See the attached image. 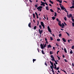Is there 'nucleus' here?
Returning <instances> with one entry per match:
<instances>
[{
	"label": "nucleus",
	"instance_id": "a19ab883",
	"mask_svg": "<svg viewBox=\"0 0 74 74\" xmlns=\"http://www.w3.org/2000/svg\"><path fill=\"white\" fill-rule=\"evenodd\" d=\"M57 41H60V39H57Z\"/></svg>",
	"mask_w": 74,
	"mask_h": 74
},
{
	"label": "nucleus",
	"instance_id": "b1692460",
	"mask_svg": "<svg viewBox=\"0 0 74 74\" xmlns=\"http://www.w3.org/2000/svg\"><path fill=\"white\" fill-rule=\"evenodd\" d=\"M56 21H57L58 22H59L60 21H59V19L57 18H56Z\"/></svg>",
	"mask_w": 74,
	"mask_h": 74
},
{
	"label": "nucleus",
	"instance_id": "423d86ee",
	"mask_svg": "<svg viewBox=\"0 0 74 74\" xmlns=\"http://www.w3.org/2000/svg\"><path fill=\"white\" fill-rule=\"evenodd\" d=\"M38 31L39 34H41L42 33V30L41 31L40 29H39Z\"/></svg>",
	"mask_w": 74,
	"mask_h": 74
},
{
	"label": "nucleus",
	"instance_id": "5fc2aeb1",
	"mask_svg": "<svg viewBox=\"0 0 74 74\" xmlns=\"http://www.w3.org/2000/svg\"><path fill=\"white\" fill-rule=\"evenodd\" d=\"M45 4L46 5H48V4L47 2H45Z\"/></svg>",
	"mask_w": 74,
	"mask_h": 74
},
{
	"label": "nucleus",
	"instance_id": "37998d69",
	"mask_svg": "<svg viewBox=\"0 0 74 74\" xmlns=\"http://www.w3.org/2000/svg\"><path fill=\"white\" fill-rule=\"evenodd\" d=\"M38 25H39V21H38V23L37 24V26H38Z\"/></svg>",
	"mask_w": 74,
	"mask_h": 74
},
{
	"label": "nucleus",
	"instance_id": "cd10ccee",
	"mask_svg": "<svg viewBox=\"0 0 74 74\" xmlns=\"http://www.w3.org/2000/svg\"><path fill=\"white\" fill-rule=\"evenodd\" d=\"M57 15V14L56 12H55V14H54V16H56V15Z\"/></svg>",
	"mask_w": 74,
	"mask_h": 74
},
{
	"label": "nucleus",
	"instance_id": "79ce46f5",
	"mask_svg": "<svg viewBox=\"0 0 74 74\" xmlns=\"http://www.w3.org/2000/svg\"><path fill=\"white\" fill-rule=\"evenodd\" d=\"M35 14L36 16H38V14H37V13L36 12H35Z\"/></svg>",
	"mask_w": 74,
	"mask_h": 74
},
{
	"label": "nucleus",
	"instance_id": "f3484780",
	"mask_svg": "<svg viewBox=\"0 0 74 74\" xmlns=\"http://www.w3.org/2000/svg\"><path fill=\"white\" fill-rule=\"evenodd\" d=\"M64 50L65 52V53H67V50H66V48H64Z\"/></svg>",
	"mask_w": 74,
	"mask_h": 74
},
{
	"label": "nucleus",
	"instance_id": "e433bc0d",
	"mask_svg": "<svg viewBox=\"0 0 74 74\" xmlns=\"http://www.w3.org/2000/svg\"><path fill=\"white\" fill-rule=\"evenodd\" d=\"M56 69L57 70H59V66L57 68H56Z\"/></svg>",
	"mask_w": 74,
	"mask_h": 74
},
{
	"label": "nucleus",
	"instance_id": "c9c22d12",
	"mask_svg": "<svg viewBox=\"0 0 74 74\" xmlns=\"http://www.w3.org/2000/svg\"><path fill=\"white\" fill-rule=\"evenodd\" d=\"M59 3H62V1L61 0L60 1H59Z\"/></svg>",
	"mask_w": 74,
	"mask_h": 74
},
{
	"label": "nucleus",
	"instance_id": "7c9ffc66",
	"mask_svg": "<svg viewBox=\"0 0 74 74\" xmlns=\"http://www.w3.org/2000/svg\"><path fill=\"white\" fill-rule=\"evenodd\" d=\"M64 61H65V62H68L67 60V59H64Z\"/></svg>",
	"mask_w": 74,
	"mask_h": 74
},
{
	"label": "nucleus",
	"instance_id": "412c9836",
	"mask_svg": "<svg viewBox=\"0 0 74 74\" xmlns=\"http://www.w3.org/2000/svg\"><path fill=\"white\" fill-rule=\"evenodd\" d=\"M46 9L47 10H49V9H48V6H47L46 7Z\"/></svg>",
	"mask_w": 74,
	"mask_h": 74
},
{
	"label": "nucleus",
	"instance_id": "ea45409f",
	"mask_svg": "<svg viewBox=\"0 0 74 74\" xmlns=\"http://www.w3.org/2000/svg\"><path fill=\"white\" fill-rule=\"evenodd\" d=\"M59 37H61L62 36V34H60L59 35Z\"/></svg>",
	"mask_w": 74,
	"mask_h": 74
},
{
	"label": "nucleus",
	"instance_id": "6ab92c4d",
	"mask_svg": "<svg viewBox=\"0 0 74 74\" xmlns=\"http://www.w3.org/2000/svg\"><path fill=\"white\" fill-rule=\"evenodd\" d=\"M42 53L43 55H44V54H45V53H44V50H42Z\"/></svg>",
	"mask_w": 74,
	"mask_h": 74
},
{
	"label": "nucleus",
	"instance_id": "2f4dec72",
	"mask_svg": "<svg viewBox=\"0 0 74 74\" xmlns=\"http://www.w3.org/2000/svg\"><path fill=\"white\" fill-rule=\"evenodd\" d=\"M50 55H52V54H53V53L51 51H50Z\"/></svg>",
	"mask_w": 74,
	"mask_h": 74
},
{
	"label": "nucleus",
	"instance_id": "680f3d73",
	"mask_svg": "<svg viewBox=\"0 0 74 74\" xmlns=\"http://www.w3.org/2000/svg\"><path fill=\"white\" fill-rule=\"evenodd\" d=\"M68 42H69V43H70V41H69V40H68Z\"/></svg>",
	"mask_w": 74,
	"mask_h": 74
},
{
	"label": "nucleus",
	"instance_id": "69168bd1",
	"mask_svg": "<svg viewBox=\"0 0 74 74\" xmlns=\"http://www.w3.org/2000/svg\"><path fill=\"white\" fill-rule=\"evenodd\" d=\"M43 45L44 46V48H45L46 47H45V44H43Z\"/></svg>",
	"mask_w": 74,
	"mask_h": 74
},
{
	"label": "nucleus",
	"instance_id": "09e8293b",
	"mask_svg": "<svg viewBox=\"0 0 74 74\" xmlns=\"http://www.w3.org/2000/svg\"><path fill=\"white\" fill-rule=\"evenodd\" d=\"M64 11L66 12H67V11H66V9H65V10H64Z\"/></svg>",
	"mask_w": 74,
	"mask_h": 74
},
{
	"label": "nucleus",
	"instance_id": "393cba45",
	"mask_svg": "<svg viewBox=\"0 0 74 74\" xmlns=\"http://www.w3.org/2000/svg\"><path fill=\"white\" fill-rule=\"evenodd\" d=\"M33 18H35V14L33 13Z\"/></svg>",
	"mask_w": 74,
	"mask_h": 74
},
{
	"label": "nucleus",
	"instance_id": "603ef678",
	"mask_svg": "<svg viewBox=\"0 0 74 74\" xmlns=\"http://www.w3.org/2000/svg\"><path fill=\"white\" fill-rule=\"evenodd\" d=\"M53 74H55V72H54V71H52Z\"/></svg>",
	"mask_w": 74,
	"mask_h": 74
},
{
	"label": "nucleus",
	"instance_id": "6e6d98bb",
	"mask_svg": "<svg viewBox=\"0 0 74 74\" xmlns=\"http://www.w3.org/2000/svg\"><path fill=\"white\" fill-rule=\"evenodd\" d=\"M59 52V51H58L57 52V55H58V53Z\"/></svg>",
	"mask_w": 74,
	"mask_h": 74
},
{
	"label": "nucleus",
	"instance_id": "c03bdc74",
	"mask_svg": "<svg viewBox=\"0 0 74 74\" xmlns=\"http://www.w3.org/2000/svg\"><path fill=\"white\" fill-rule=\"evenodd\" d=\"M45 65L46 66H47V64L46 63V62H45Z\"/></svg>",
	"mask_w": 74,
	"mask_h": 74
},
{
	"label": "nucleus",
	"instance_id": "0eeeda50",
	"mask_svg": "<svg viewBox=\"0 0 74 74\" xmlns=\"http://www.w3.org/2000/svg\"><path fill=\"white\" fill-rule=\"evenodd\" d=\"M73 15L71 14H70L69 15H68V17L69 18H71Z\"/></svg>",
	"mask_w": 74,
	"mask_h": 74
},
{
	"label": "nucleus",
	"instance_id": "9b49d317",
	"mask_svg": "<svg viewBox=\"0 0 74 74\" xmlns=\"http://www.w3.org/2000/svg\"><path fill=\"white\" fill-rule=\"evenodd\" d=\"M54 65L55 66V67H54V69H56V64H55V63H54Z\"/></svg>",
	"mask_w": 74,
	"mask_h": 74
},
{
	"label": "nucleus",
	"instance_id": "3c124183",
	"mask_svg": "<svg viewBox=\"0 0 74 74\" xmlns=\"http://www.w3.org/2000/svg\"><path fill=\"white\" fill-rule=\"evenodd\" d=\"M63 71H64V73H66V74H67V73H66V71L64 70H63Z\"/></svg>",
	"mask_w": 74,
	"mask_h": 74
},
{
	"label": "nucleus",
	"instance_id": "58836bf2",
	"mask_svg": "<svg viewBox=\"0 0 74 74\" xmlns=\"http://www.w3.org/2000/svg\"><path fill=\"white\" fill-rule=\"evenodd\" d=\"M71 20L73 22H74V19L73 18H72Z\"/></svg>",
	"mask_w": 74,
	"mask_h": 74
},
{
	"label": "nucleus",
	"instance_id": "f8f14e48",
	"mask_svg": "<svg viewBox=\"0 0 74 74\" xmlns=\"http://www.w3.org/2000/svg\"><path fill=\"white\" fill-rule=\"evenodd\" d=\"M62 40L64 42H66V40L64 38H62Z\"/></svg>",
	"mask_w": 74,
	"mask_h": 74
},
{
	"label": "nucleus",
	"instance_id": "052dcab7",
	"mask_svg": "<svg viewBox=\"0 0 74 74\" xmlns=\"http://www.w3.org/2000/svg\"><path fill=\"white\" fill-rule=\"evenodd\" d=\"M63 58H65V56H64V55H62Z\"/></svg>",
	"mask_w": 74,
	"mask_h": 74
},
{
	"label": "nucleus",
	"instance_id": "473e14b6",
	"mask_svg": "<svg viewBox=\"0 0 74 74\" xmlns=\"http://www.w3.org/2000/svg\"><path fill=\"white\" fill-rule=\"evenodd\" d=\"M55 62V63L56 64H58V62H57V61H54Z\"/></svg>",
	"mask_w": 74,
	"mask_h": 74
},
{
	"label": "nucleus",
	"instance_id": "39448f33",
	"mask_svg": "<svg viewBox=\"0 0 74 74\" xmlns=\"http://www.w3.org/2000/svg\"><path fill=\"white\" fill-rule=\"evenodd\" d=\"M62 6H60V7L61 8V10H66V8H64V6H63V5H62Z\"/></svg>",
	"mask_w": 74,
	"mask_h": 74
},
{
	"label": "nucleus",
	"instance_id": "774afa93",
	"mask_svg": "<svg viewBox=\"0 0 74 74\" xmlns=\"http://www.w3.org/2000/svg\"><path fill=\"white\" fill-rule=\"evenodd\" d=\"M73 8H74V6H72Z\"/></svg>",
	"mask_w": 74,
	"mask_h": 74
},
{
	"label": "nucleus",
	"instance_id": "4468645a",
	"mask_svg": "<svg viewBox=\"0 0 74 74\" xmlns=\"http://www.w3.org/2000/svg\"><path fill=\"white\" fill-rule=\"evenodd\" d=\"M28 26L29 27H31V23H29L28 24Z\"/></svg>",
	"mask_w": 74,
	"mask_h": 74
},
{
	"label": "nucleus",
	"instance_id": "bb28decb",
	"mask_svg": "<svg viewBox=\"0 0 74 74\" xmlns=\"http://www.w3.org/2000/svg\"><path fill=\"white\" fill-rule=\"evenodd\" d=\"M41 27H42V26L41 25H39V27L40 28V29H42V28Z\"/></svg>",
	"mask_w": 74,
	"mask_h": 74
},
{
	"label": "nucleus",
	"instance_id": "e2e57ef3",
	"mask_svg": "<svg viewBox=\"0 0 74 74\" xmlns=\"http://www.w3.org/2000/svg\"><path fill=\"white\" fill-rule=\"evenodd\" d=\"M66 34H67V35H68V36H69V33L67 32H66Z\"/></svg>",
	"mask_w": 74,
	"mask_h": 74
},
{
	"label": "nucleus",
	"instance_id": "13d9d810",
	"mask_svg": "<svg viewBox=\"0 0 74 74\" xmlns=\"http://www.w3.org/2000/svg\"><path fill=\"white\" fill-rule=\"evenodd\" d=\"M62 26H64V24L63 23H62Z\"/></svg>",
	"mask_w": 74,
	"mask_h": 74
},
{
	"label": "nucleus",
	"instance_id": "bf43d9fd",
	"mask_svg": "<svg viewBox=\"0 0 74 74\" xmlns=\"http://www.w3.org/2000/svg\"><path fill=\"white\" fill-rule=\"evenodd\" d=\"M56 45H57V47H59V45H58V44L56 43Z\"/></svg>",
	"mask_w": 74,
	"mask_h": 74
},
{
	"label": "nucleus",
	"instance_id": "f704fd0d",
	"mask_svg": "<svg viewBox=\"0 0 74 74\" xmlns=\"http://www.w3.org/2000/svg\"><path fill=\"white\" fill-rule=\"evenodd\" d=\"M36 27H37L36 26H34V30H36Z\"/></svg>",
	"mask_w": 74,
	"mask_h": 74
},
{
	"label": "nucleus",
	"instance_id": "4c0bfd02",
	"mask_svg": "<svg viewBox=\"0 0 74 74\" xmlns=\"http://www.w3.org/2000/svg\"><path fill=\"white\" fill-rule=\"evenodd\" d=\"M72 25L74 27V23H72Z\"/></svg>",
	"mask_w": 74,
	"mask_h": 74
},
{
	"label": "nucleus",
	"instance_id": "a211bd4d",
	"mask_svg": "<svg viewBox=\"0 0 74 74\" xmlns=\"http://www.w3.org/2000/svg\"><path fill=\"white\" fill-rule=\"evenodd\" d=\"M53 20H55V18H56V17H54V16H53L52 18Z\"/></svg>",
	"mask_w": 74,
	"mask_h": 74
},
{
	"label": "nucleus",
	"instance_id": "4be33fe9",
	"mask_svg": "<svg viewBox=\"0 0 74 74\" xmlns=\"http://www.w3.org/2000/svg\"><path fill=\"white\" fill-rule=\"evenodd\" d=\"M50 68H51V69H52V71H53V68H52V66H50Z\"/></svg>",
	"mask_w": 74,
	"mask_h": 74
},
{
	"label": "nucleus",
	"instance_id": "aec40b11",
	"mask_svg": "<svg viewBox=\"0 0 74 74\" xmlns=\"http://www.w3.org/2000/svg\"><path fill=\"white\" fill-rule=\"evenodd\" d=\"M50 64H51V66H52V65H53V62H51V61H50Z\"/></svg>",
	"mask_w": 74,
	"mask_h": 74
},
{
	"label": "nucleus",
	"instance_id": "4d7b16f0",
	"mask_svg": "<svg viewBox=\"0 0 74 74\" xmlns=\"http://www.w3.org/2000/svg\"><path fill=\"white\" fill-rule=\"evenodd\" d=\"M53 49L54 50L55 49V47H53Z\"/></svg>",
	"mask_w": 74,
	"mask_h": 74
},
{
	"label": "nucleus",
	"instance_id": "7ed1b4c3",
	"mask_svg": "<svg viewBox=\"0 0 74 74\" xmlns=\"http://www.w3.org/2000/svg\"><path fill=\"white\" fill-rule=\"evenodd\" d=\"M47 29H48V30L49 32H50L51 34H52V33H51V29H50V28L49 27V26H48L47 27Z\"/></svg>",
	"mask_w": 74,
	"mask_h": 74
},
{
	"label": "nucleus",
	"instance_id": "338daca9",
	"mask_svg": "<svg viewBox=\"0 0 74 74\" xmlns=\"http://www.w3.org/2000/svg\"><path fill=\"white\" fill-rule=\"evenodd\" d=\"M72 5H74V3L73 2V3L72 4Z\"/></svg>",
	"mask_w": 74,
	"mask_h": 74
},
{
	"label": "nucleus",
	"instance_id": "5701e85b",
	"mask_svg": "<svg viewBox=\"0 0 74 74\" xmlns=\"http://www.w3.org/2000/svg\"><path fill=\"white\" fill-rule=\"evenodd\" d=\"M50 38L51 39V40L52 41V40H53V38L52 37H50Z\"/></svg>",
	"mask_w": 74,
	"mask_h": 74
},
{
	"label": "nucleus",
	"instance_id": "c85d7f7f",
	"mask_svg": "<svg viewBox=\"0 0 74 74\" xmlns=\"http://www.w3.org/2000/svg\"><path fill=\"white\" fill-rule=\"evenodd\" d=\"M64 19L65 21H66L67 18H66V17L65 16V17L64 18Z\"/></svg>",
	"mask_w": 74,
	"mask_h": 74
},
{
	"label": "nucleus",
	"instance_id": "8fccbe9b",
	"mask_svg": "<svg viewBox=\"0 0 74 74\" xmlns=\"http://www.w3.org/2000/svg\"><path fill=\"white\" fill-rule=\"evenodd\" d=\"M51 67L53 68H54V66H53V65H51Z\"/></svg>",
	"mask_w": 74,
	"mask_h": 74
},
{
	"label": "nucleus",
	"instance_id": "9d476101",
	"mask_svg": "<svg viewBox=\"0 0 74 74\" xmlns=\"http://www.w3.org/2000/svg\"><path fill=\"white\" fill-rule=\"evenodd\" d=\"M58 22L59 23H58V24L59 26H62V25L61 24V23H61V21H60Z\"/></svg>",
	"mask_w": 74,
	"mask_h": 74
},
{
	"label": "nucleus",
	"instance_id": "f257e3e1",
	"mask_svg": "<svg viewBox=\"0 0 74 74\" xmlns=\"http://www.w3.org/2000/svg\"><path fill=\"white\" fill-rule=\"evenodd\" d=\"M42 6H39L38 7L37 9V10H38V11H39L41 12V10H42Z\"/></svg>",
	"mask_w": 74,
	"mask_h": 74
},
{
	"label": "nucleus",
	"instance_id": "6e6552de",
	"mask_svg": "<svg viewBox=\"0 0 74 74\" xmlns=\"http://www.w3.org/2000/svg\"><path fill=\"white\" fill-rule=\"evenodd\" d=\"M40 47L41 49H44V46L41 43L40 44Z\"/></svg>",
	"mask_w": 74,
	"mask_h": 74
},
{
	"label": "nucleus",
	"instance_id": "a18cd8bd",
	"mask_svg": "<svg viewBox=\"0 0 74 74\" xmlns=\"http://www.w3.org/2000/svg\"><path fill=\"white\" fill-rule=\"evenodd\" d=\"M57 57L58 58V60H60V57H59V56H58Z\"/></svg>",
	"mask_w": 74,
	"mask_h": 74
},
{
	"label": "nucleus",
	"instance_id": "1a4fd4ad",
	"mask_svg": "<svg viewBox=\"0 0 74 74\" xmlns=\"http://www.w3.org/2000/svg\"><path fill=\"white\" fill-rule=\"evenodd\" d=\"M41 3L40 4V5H44V4H45V3L44 2H42V1H41Z\"/></svg>",
	"mask_w": 74,
	"mask_h": 74
},
{
	"label": "nucleus",
	"instance_id": "a878e982",
	"mask_svg": "<svg viewBox=\"0 0 74 74\" xmlns=\"http://www.w3.org/2000/svg\"><path fill=\"white\" fill-rule=\"evenodd\" d=\"M36 59H33V63H34V61H36Z\"/></svg>",
	"mask_w": 74,
	"mask_h": 74
},
{
	"label": "nucleus",
	"instance_id": "2eb2a0df",
	"mask_svg": "<svg viewBox=\"0 0 74 74\" xmlns=\"http://www.w3.org/2000/svg\"><path fill=\"white\" fill-rule=\"evenodd\" d=\"M73 51H72V50H71V51L70 52V54H72V53H73Z\"/></svg>",
	"mask_w": 74,
	"mask_h": 74
},
{
	"label": "nucleus",
	"instance_id": "72a5a7b5",
	"mask_svg": "<svg viewBox=\"0 0 74 74\" xmlns=\"http://www.w3.org/2000/svg\"><path fill=\"white\" fill-rule=\"evenodd\" d=\"M58 9V10H60V11H61V10L58 7L57 8Z\"/></svg>",
	"mask_w": 74,
	"mask_h": 74
},
{
	"label": "nucleus",
	"instance_id": "ddd939ff",
	"mask_svg": "<svg viewBox=\"0 0 74 74\" xmlns=\"http://www.w3.org/2000/svg\"><path fill=\"white\" fill-rule=\"evenodd\" d=\"M47 47L48 48L49 47V48H51V45L50 44H49V45H47Z\"/></svg>",
	"mask_w": 74,
	"mask_h": 74
},
{
	"label": "nucleus",
	"instance_id": "c756f323",
	"mask_svg": "<svg viewBox=\"0 0 74 74\" xmlns=\"http://www.w3.org/2000/svg\"><path fill=\"white\" fill-rule=\"evenodd\" d=\"M50 11H51V12H53V10L52 9H50Z\"/></svg>",
	"mask_w": 74,
	"mask_h": 74
},
{
	"label": "nucleus",
	"instance_id": "dca6fc26",
	"mask_svg": "<svg viewBox=\"0 0 74 74\" xmlns=\"http://www.w3.org/2000/svg\"><path fill=\"white\" fill-rule=\"evenodd\" d=\"M49 2H50V3H51V4H53V2H52V1H51V0H50L49 1Z\"/></svg>",
	"mask_w": 74,
	"mask_h": 74
},
{
	"label": "nucleus",
	"instance_id": "20e7f679",
	"mask_svg": "<svg viewBox=\"0 0 74 74\" xmlns=\"http://www.w3.org/2000/svg\"><path fill=\"white\" fill-rule=\"evenodd\" d=\"M40 23L41 25H42V26L43 27V29H45V26L44 25V23L42 22H41Z\"/></svg>",
	"mask_w": 74,
	"mask_h": 74
},
{
	"label": "nucleus",
	"instance_id": "49530a36",
	"mask_svg": "<svg viewBox=\"0 0 74 74\" xmlns=\"http://www.w3.org/2000/svg\"><path fill=\"white\" fill-rule=\"evenodd\" d=\"M35 8H37V5H35Z\"/></svg>",
	"mask_w": 74,
	"mask_h": 74
},
{
	"label": "nucleus",
	"instance_id": "0e129e2a",
	"mask_svg": "<svg viewBox=\"0 0 74 74\" xmlns=\"http://www.w3.org/2000/svg\"><path fill=\"white\" fill-rule=\"evenodd\" d=\"M33 21H34V23H36V21H35V20H33Z\"/></svg>",
	"mask_w": 74,
	"mask_h": 74
},
{
	"label": "nucleus",
	"instance_id": "de8ad7c7",
	"mask_svg": "<svg viewBox=\"0 0 74 74\" xmlns=\"http://www.w3.org/2000/svg\"><path fill=\"white\" fill-rule=\"evenodd\" d=\"M72 49H74V46L73 45L72 47Z\"/></svg>",
	"mask_w": 74,
	"mask_h": 74
},
{
	"label": "nucleus",
	"instance_id": "f03ea898",
	"mask_svg": "<svg viewBox=\"0 0 74 74\" xmlns=\"http://www.w3.org/2000/svg\"><path fill=\"white\" fill-rule=\"evenodd\" d=\"M51 58H52V59H51L52 61H54V62H55L56 61L55 60V58H54V57H53V55H51Z\"/></svg>",
	"mask_w": 74,
	"mask_h": 74
},
{
	"label": "nucleus",
	"instance_id": "864d4df0",
	"mask_svg": "<svg viewBox=\"0 0 74 74\" xmlns=\"http://www.w3.org/2000/svg\"><path fill=\"white\" fill-rule=\"evenodd\" d=\"M72 66H73V67H74V63H72Z\"/></svg>",
	"mask_w": 74,
	"mask_h": 74
}]
</instances>
